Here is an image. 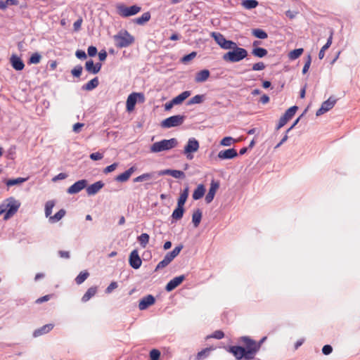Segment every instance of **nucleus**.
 <instances>
[{
	"instance_id": "nucleus-60",
	"label": "nucleus",
	"mask_w": 360,
	"mask_h": 360,
	"mask_svg": "<svg viewBox=\"0 0 360 360\" xmlns=\"http://www.w3.org/2000/svg\"><path fill=\"white\" fill-rule=\"evenodd\" d=\"M75 56L80 60H84L87 58L86 53L84 51L82 50H77L75 52Z\"/></svg>"
},
{
	"instance_id": "nucleus-13",
	"label": "nucleus",
	"mask_w": 360,
	"mask_h": 360,
	"mask_svg": "<svg viewBox=\"0 0 360 360\" xmlns=\"http://www.w3.org/2000/svg\"><path fill=\"white\" fill-rule=\"evenodd\" d=\"M336 103V99L330 96L328 100L322 103L321 107L316 112V116H320L332 109Z\"/></svg>"
},
{
	"instance_id": "nucleus-31",
	"label": "nucleus",
	"mask_w": 360,
	"mask_h": 360,
	"mask_svg": "<svg viewBox=\"0 0 360 360\" xmlns=\"http://www.w3.org/2000/svg\"><path fill=\"white\" fill-rule=\"evenodd\" d=\"M333 31H331L330 32V34L329 37L327 39V42L321 49V50H320V51L319 53V58L320 60L323 58V57L325 56V51L330 46V45L332 44V41H333Z\"/></svg>"
},
{
	"instance_id": "nucleus-14",
	"label": "nucleus",
	"mask_w": 360,
	"mask_h": 360,
	"mask_svg": "<svg viewBox=\"0 0 360 360\" xmlns=\"http://www.w3.org/2000/svg\"><path fill=\"white\" fill-rule=\"evenodd\" d=\"M129 264L134 269H138L141 267L142 261L136 249L131 252L129 257Z\"/></svg>"
},
{
	"instance_id": "nucleus-39",
	"label": "nucleus",
	"mask_w": 360,
	"mask_h": 360,
	"mask_svg": "<svg viewBox=\"0 0 360 360\" xmlns=\"http://www.w3.org/2000/svg\"><path fill=\"white\" fill-rule=\"evenodd\" d=\"M66 212L63 209H60L53 216L49 217V221L51 223H56L60 221L65 214Z\"/></svg>"
},
{
	"instance_id": "nucleus-33",
	"label": "nucleus",
	"mask_w": 360,
	"mask_h": 360,
	"mask_svg": "<svg viewBox=\"0 0 360 360\" xmlns=\"http://www.w3.org/2000/svg\"><path fill=\"white\" fill-rule=\"evenodd\" d=\"M189 194V188L188 186H186L182 192L180 193V195L177 200V204L184 206L187 198Z\"/></svg>"
},
{
	"instance_id": "nucleus-6",
	"label": "nucleus",
	"mask_w": 360,
	"mask_h": 360,
	"mask_svg": "<svg viewBox=\"0 0 360 360\" xmlns=\"http://www.w3.org/2000/svg\"><path fill=\"white\" fill-rule=\"evenodd\" d=\"M186 119L185 115H176L170 116L161 122L160 126L165 129L179 127L181 125Z\"/></svg>"
},
{
	"instance_id": "nucleus-63",
	"label": "nucleus",
	"mask_w": 360,
	"mask_h": 360,
	"mask_svg": "<svg viewBox=\"0 0 360 360\" xmlns=\"http://www.w3.org/2000/svg\"><path fill=\"white\" fill-rule=\"evenodd\" d=\"M84 124L81 122L75 123L72 127V131L75 133H79L81 131V129L84 127Z\"/></svg>"
},
{
	"instance_id": "nucleus-41",
	"label": "nucleus",
	"mask_w": 360,
	"mask_h": 360,
	"mask_svg": "<svg viewBox=\"0 0 360 360\" xmlns=\"http://www.w3.org/2000/svg\"><path fill=\"white\" fill-rule=\"evenodd\" d=\"M303 52L304 49L302 48L295 49L289 53L288 57L290 60H293L298 58Z\"/></svg>"
},
{
	"instance_id": "nucleus-35",
	"label": "nucleus",
	"mask_w": 360,
	"mask_h": 360,
	"mask_svg": "<svg viewBox=\"0 0 360 360\" xmlns=\"http://www.w3.org/2000/svg\"><path fill=\"white\" fill-rule=\"evenodd\" d=\"M268 53V51L266 49L262 47H255L252 51V54L257 58H263L266 56Z\"/></svg>"
},
{
	"instance_id": "nucleus-50",
	"label": "nucleus",
	"mask_w": 360,
	"mask_h": 360,
	"mask_svg": "<svg viewBox=\"0 0 360 360\" xmlns=\"http://www.w3.org/2000/svg\"><path fill=\"white\" fill-rule=\"evenodd\" d=\"M311 57L310 54H308L306 58V61L304 65V67L302 68V74L304 75L308 72L309 67L311 65Z\"/></svg>"
},
{
	"instance_id": "nucleus-34",
	"label": "nucleus",
	"mask_w": 360,
	"mask_h": 360,
	"mask_svg": "<svg viewBox=\"0 0 360 360\" xmlns=\"http://www.w3.org/2000/svg\"><path fill=\"white\" fill-rule=\"evenodd\" d=\"M151 15L150 12H146L141 15V16L136 18L134 20V22L139 25H143L146 22L150 20Z\"/></svg>"
},
{
	"instance_id": "nucleus-24",
	"label": "nucleus",
	"mask_w": 360,
	"mask_h": 360,
	"mask_svg": "<svg viewBox=\"0 0 360 360\" xmlns=\"http://www.w3.org/2000/svg\"><path fill=\"white\" fill-rule=\"evenodd\" d=\"M210 72L208 70L205 69L198 72L195 76V82L197 83H202L207 80L210 77Z\"/></svg>"
},
{
	"instance_id": "nucleus-4",
	"label": "nucleus",
	"mask_w": 360,
	"mask_h": 360,
	"mask_svg": "<svg viewBox=\"0 0 360 360\" xmlns=\"http://www.w3.org/2000/svg\"><path fill=\"white\" fill-rule=\"evenodd\" d=\"M178 145V141L175 138L170 139H163L160 141L155 142L150 146L152 153H160L162 151L169 150L175 148Z\"/></svg>"
},
{
	"instance_id": "nucleus-26",
	"label": "nucleus",
	"mask_w": 360,
	"mask_h": 360,
	"mask_svg": "<svg viewBox=\"0 0 360 360\" xmlns=\"http://www.w3.org/2000/svg\"><path fill=\"white\" fill-rule=\"evenodd\" d=\"M155 174L151 172L143 173L133 179L134 183L143 182L150 179H155Z\"/></svg>"
},
{
	"instance_id": "nucleus-57",
	"label": "nucleus",
	"mask_w": 360,
	"mask_h": 360,
	"mask_svg": "<svg viewBox=\"0 0 360 360\" xmlns=\"http://www.w3.org/2000/svg\"><path fill=\"white\" fill-rule=\"evenodd\" d=\"M265 65L263 62H258L252 65V70L254 71L263 70L265 68Z\"/></svg>"
},
{
	"instance_id": "nucleus-32",
	"label": "nucleus",
	"mask_w": 360,
	"mask_h": 360,
	"mask_svg": "<svg viewBox=\"0 0 360 360\" xmlns=\"http://www.w3.org/2000/svg\"><path fill=\"white\" fill-rule=\"evenodd\" d=\"M202 212L201 210H195L192 214V222L193 226L196 228L199 226L202 219Z\"/></svg>"
},
{
	"instance_id": "nucleus-2",
	"label": "nucleus",
	"mask_w": 360,
	"mask_h": 360,
	"mask_svg": "<svg viewBox=\"0 0 360 360\" xmlns=\"http://www.w3.org/2000/svg\"><path fill=\"white\" fill-rule=\"evenodd\" d=\"M248 56V51L244 48L238 47L237 44L227 53H224L222 58L230 63L239 62Z\"/></svg>"
},
{
	"instance_id": "nucleus-1",
	"label": "nucleus",
	"mask_w": 360,
	"mask_h": 360,
	"mask_svg": "<svg viewBox=\"0 0 360 360\" xmlns=\"http://www.w3.org/2000/svg\"><path fill=\"white\" fill-rule=\"evenodd\" d=\"M266 339V337H264L259 342H256L249 336H242L239 341L243 342L245 347L239 345L231 346L229 352L233 354L237 360H252Z\"/></svg>"
},
{
	"instance_id": "nucleus-16",
	"label": "nucleus",
	"mask_w": 360,
	"mask_h": 360,
	"mask_svg": "<svg viewBox=\"0 0 360 360\" xmlns=\"http://www.w3.org/2000/svg\"><path fill=\"white\" fill-rule=\"evenodd\" d=\"M219 186L220 184L219 181H215L214 179L211 181L210 187L205 198L206 203L209 204L213 200L217 190L219 188Z\"/></svg>"
},
{
	"instance_id": "nucleus-48",
	"label": "nucleus",
	"mask_w": 360,
	"mask_h": 360,
	"mask_svg": "<svg viewBox=\"0 0 360 360\" xmlns=\"http://www.w3.org/2000/svg\"><path fill=\"white\" fill-rule=\"evenodd\" d=\"M15 146H11L6 153V158L8 160H14L15 156Z\"/></svg>"
},
{
	"instance_id": "nucleus-15",
	"label": "nucleus",
	"mask_w": 360,
	"mask_h": 360,
	"mask_svg": "<svg viewBox=\"0 0 360 360\" xmlns=\"http://www.w3.org/2000/svg\"><path fill=\"white\" fill-rule=\"evenodd\" d=\"M87 184L88 182L86 179L79 180L68 188L67 193L71 195L77 194L85 188L87 186Z\"/></svg>"
},
{
	"instance_id": "nucleus-45",
	"label": "nucleus",
	"mask_w": 360,
	"mask_h": 360,
	"mask_svg": "<svg viewBox=\"0 0 360 360\" xmlns=\"http://www.w3.org/2000/svg\"><path fill=\"white\" fill-rule=\"evenodd\" d=\"M197 56V52L196 51H192L191 53L187 54V55H185L181 59H180V61L184 63V64H186L188 63L189 61H191V60H193L194 58H195V56Z\"/></svg>"
},
{
	"instance_id": "nucleus-11",
	"label": "nucleus",
	"mask_w": 360,
	"mask_h": 360,
	"mask_svg": "<svg viewBox=\"0 0 360 360\" xmlns=\"http://www.w3.org/2000/svg\"><path fill=\"white\" fill-rule=\"evenodd\" d=\"M144 101L145 96L143 93L133 92L130 94L126 102L127 110L128 112L134 110L137 101L143 103Z\"/></svg>"
},
{
	"instance_id": "nucleus-8",
	"label": "nucleus",
	"mask_w": 360,
	"mask_h": 360,
	"mask_svg": "<svg viewBox=\"0 0 360 360\" xmlns=\"http://www.w3.org/2000/svg\"><path fill=\"white\" fill-rule=\"evenodd\" d=\"M211 37L221 49L225 50H231L236 44L233 41L226 39L220 32H212Z\"/></svg>"
},
{
	"instance_id": "nucleus-40",
	"label": "nucleus",
	"mask_w": 360,
	"mask_h": 360,
	"mask_svg": "<svg viewBox=\"0 0 360 360\" xmlns=\"http://www.w3.org/2000/svg\"><path fill=\"white\" fill-rule=\"evenodd\" d=\"M150 236L146 233H143L138 236L137 240L142 248H146L149 242Z\"/></svg>"
},
{
	"instance_id": "nucleus-44",
	"label": "nucleus",
	"mask_w": 360,
	"mask_h": 360,
	"mask_svg": "<svg viewBox=\"0 0 360 360\" xmlns=\"http://www.w3.org/2000/svg\"><path fill=\"white\" fill-rule=\"evenodd\" d=\"M55 205V202L53 200L47 201L45 204V215L46 217H50L52 213V210Z\"/></svg>"
},
{
	"instance_id": "nucleus-52",
	"label": "nucleus",
	"mask_w": 360,
	"mask_h": 360,
	"mask_svg": "<svg viewBox=\"0 0 360 360\" xmlns=\"http://www.w3.org/2000/svg\"><path fill=\"white\" fill-rule=\"evenodd\" d=\"M152 173H155L156 174L155 175V179H157L159 176H163V175H170V176H172V169H167L160 170V171H158V172H152Z\"/></svg>"
},
{
	"instance_id": "nucleus-28",
	"label": "nucleus",
	"mask_w": 360,
	"mask_h": 360,
	"mask_svg": "<svg viewBox=\"0 0 360 360\" xmlns=\"http://www.w3.org/2000/svg\"><path fill=\"white\" fill-rule=\"evenodd\" d=\"M205 193V188L203 184H199L193 193V198L198 200L203 197Z\"/></svg>"
},
{
	"instance_id": "nucleus-49",
	"label": "nucleus",
	"mask_w": 360,
	"mask_h": 360,
	"mask_svg": "<svg viewBox=\"0 0 360 360\" xmlns=\"http://www.w3.org/2000/svg\"><path fill=\"white\" fill-rule=\"evenodd\" d=\"M83 68L81 65H76L73 69L71 70V74L74 77L79 78L82 72Z\"/></svg>"
},
{
	"instance_id": "nucleus-55",
	"label": "nucleus",
	"mask_w": 360,
	"mask_h": 360,
	"mask_svg": "<svg viewBox=\"0 0 360 360\" xmlns=\"http://www.w3.org/2000/svg\"><path fill=\"white\" fill-rule=\"evenodd\" d=\"M234 141V139L231 136H226L221 140V145L224 146H229Z\"/></svg>"
},
{
	"instance_id": "nucleus-29",
	"label": "nucleus",
	"mask_w": 360,
	"mask_h": 360,
	"mask_svg": "<svg viewBox=\"0 0 360 360\" xmlns=\"http://www.w3.org/2000/svg\"><path fill=\"white\" fill-rule=\"evenodd\" d=\"M97 290L98 288L96 286H92L89 288L82 297V302H86L87 301H89L92 297H94L96 294Z\"/></svg>"
},
{
	"instance_id": "nucleus-58",
	"label": "nucleus",
	"mask_w": 360,
	"mask_h": 360,
	"mask_svg": "<svg viewBox=\"0 0 360 360\" xmlns=\"http://www.w3.org/2000/svg\"><path fill=\"white\" fill-rule=\"evenodd\" d=\"M210 337L217 340H221L224 337V333L223 331L219 330L214 331Z\"/></svg>"
},
{
	"instance_id": "nucleus-9",
	"label": "nucleus",
	"mask_w": 360,
	"mask_h": 360,
	"mask_svg": "<svg viewBox=\"0 0 360 360\" xmlns=\"http://www.w3.org/2000/svg\"><path fill=\"white\" fill-rule=\"evenodd\" d=\"M199 147L200 144L198 141L195 138H190L184 146L183 153L188 160H191L194 157L193 153L197 152Z\"/></svg>"
},
{
	"instance_id": "nucleus-51",
	"label": "nucleus",
	"mask_w": 360,
	"mask_h": 360,
	"mask_svg": "<svg viewBox=\"0 0 360 360\" xmlns=\"http://www.w3.org/2000/svg\"><path fill=\"white\" fill-rule=\"evenodd\" d=\"M160 352L157 349H153L150 352V360H159L160 357Z\"/></svg>"
},
{
	"instance_id": "nucleus-23",
	"label": "nucleus",
	"mask_w": 360,
	"mask_h": 360,
	"mask_svg": "<svg viewBox=\"0 0 360 360\" xmlns=\"http://www.w3.org/2000/svg\"><path fill=\"white\" fill-rule=\"evenodd\" d=\"M12 67L18 71L23 70L25 67L22 60L16 55H13L10 59Z\"/></svg>"
},
{
	"instance_id": "nucleus-53",
	"label": "nucleus",
	"mask_w": 360,
	"mask_h": 360,
	"mask_svg": "<svg viewBox=\"0 0 360 360\" xmlns=\"http://www.w3.org/2000/svg\"><path fill=\"white\" fill-rule=\"evenodd\" d=\"M210 352V348H205L202 351L199 352L197 354V359L202 360V359L205 358L209 354Z\"/></svg>"
},
{
	"instance_id": "nucleus-56",
	"label": "nucleus",
	"mask_w": 360,
	"mask_h": 360,
	"mask_svg": "<svg viewBox=\"0 0 360 360\" xmlns=\"http://www.w3.org/2000/svg\"><path fill=\"white\" fill-rule=\"evenodd\" d=\"M118 287V284L116 281H112L110 283V285L106 288L105 292L106 294L111 293L113 290L116 289Z\"/></svg>"
},
{
	"instance_id": "nucleus-20",
	"label": "nucleus",
	"mask_w": 360,
	"mask_h": 360,
	"mask_svg": "<svg viewBox=\"0 0 360 360\" xmlns=\"http://www.w3.org/2000/svg\"><path fill=\"white\" fill-rule=\"evenodd\" d=\"M102 64L101 63H94V60L90 59L85 63V69L89 73L96 75L101 70Z\"/></svg>"
},
{
	"instance_id": "nucleus-12",
	"label": "nucleus",
	"mask_w": 360,
	"mask_h": 360,
	"mask_svg": "<svg viewBox=\"0 0 360 360\" xmlns=\"http://www.w3.org/2000/svg\"><path fill=\"white\" fill-rule=\"evenodd\" d=\"M298 108L296 105H293L289 108L284 115L280 118L278 123L276 126V129L278 130L283 127L295 114Z\"/></svg>"
},
{
	"instance_id": "nucleus-36",
	"label": "nucleus",
	"mask_w": 360,
	"mask_h": 360,
	"mask_svg": "<svg viewBox=\"0 0 360 360\" xmlns=\"http://www.w3.org/2000/svg\"><path fill=\"white\" fill-rule=\"evenodd\" d=\"M28 179V177H18L16 179H9L6 181V184L7 186H13L16 185H20L24 182H25Z\"/></svg>"
},
{
	"instance_id": "nucleus-62",
	"label": "nucleus",
	"mask_w": 360,
	"mask_h": 360,
	"mask_svg": "<svg viewBox=\"0 0 360 360\" xmlns=\"http://www.w3.org/2000/svg\"><path fill=\"white\" fill-rule=\"evenodd\" d=\"M87 53L90 57H94L97 53V49L94 46H90L88 47Z\"/></svg>"
},
{
	"instance_id": "nucleus-5",
	"label": "nucleus",
	"mask_w": 360,
	"mask_h": 360,
	"mask_svg": "<svg viewBox=\"0 0 360 360\" xmlns=\"http://www.w3.org/2000/svg\"><path fill=\"white\" fill-rule=\"evenodd\" d=\"M183 248L184 245L180 244L176 246L172 251L167 252L164 259L158 264L155 271L166 267L180 253Z\"/></svg>"
},
{
	"instance_id": "nucleus-37",
	"label": "nucleus",
	"mask_w": 360,
	"mask_h": 360,
	"mask_svg": "<svg viewBox=\"0 0 360 360\" xmlns=\"http://www.w3.org/2000/svg\"><path fill=\"white\" fill-rule=\"evenodd\" d=\"M259 3L257 0H242L241 5L246 9L250 10L256 8Z\"/></svg>"
},
{
	"instance_id": "nucleus-17",
	"label": "nucleus",
	"mask_w": 360,
	"mask_h": 360,
	"mask_svg": "<svg viewBox=\"0 0 360 360\" xmlns=\"http://www.w3.org/2000/svg\"><path fill=\"white\" fill-rule=\"evenodd\" d=\"M186 279L185 275H181L176 277H174L172 280H170L165 286V290L167 292H171L174 290L176 287H178L184 280Z\"/></svg>"
},
{
	"instance_id": "nucleus-38",
	"label": "nucleus",
	"mask_w": 360,
	"mask_h": 360,
	"mask_svg": "<svg viewBox=\"0 0 360 360\" xmlns=\"http://www.w3.org/2000/svg\"><path fill=\"white\" fill-rule=\"evenodd\" d=\"M252 34L256 38L259 39H265L268 37L267 33L262 29L257 28L252 30Z\"/></svg>"
},
{
	"instance_id": "nucleus-19",
	"label": "nucleus",
	"mask_w": 360,
	"mask_h": 360,
	"mask_svg": "<svg viewBox=\"0 0 360 360\" xmlns=\"http://www.w3.org/2000/svg\"><path fill=\"white\" fill-rule=\"evenodd\" d=\"M155 302V298L152 295H148L139 301V308L140 310H145Z\"/></svg>"
},
{
	"instance_id": "nucleus-7",
	"label": "nucleus",
	"mask_w": 360,
	"mask_h": 360,
	"mask_svg": "<svg viewBox=\"0 0 360 360\" xmlns=\"http://www.w3.org/2000/svg\"><path fill=\"white\" fill-rule=\"evenodd\" d=\"M6 201L8 202L5 204L6 211L4 217L5 220L13 217L20 206V202L13 197L8 198Z\"/></svg>"
},
{
	"instance_id": "nucleus-3",
	"label": "nucleus",
	"mask_w": 360,
	"mask_h": 360,
	"mask_svg": "<svg viewBox=\"0 0 360 360\" xmlns=\"http://www.w3.org/2000/svg\"><path fill=\"white\" fill-rule=\"evenodd\" d=\"M117 48H126L134 44L135 38L127 30H121L113 36Z\"/></svg>"
},
{
	"instance_id": "nucleus-27",
	"label": "nucleus",
	"mask_w": 360,
	"mask_h": 360,
	"mask_svg": "<svg viewBox=\"0 0 360 360\" xmlns=\"http://www.w3.org/2000/svg\"><path fill=\"white\" fill-rule=\"evenodd\" d=\"M99 84L98 78L97 77L93 78L86 84L82 86V89L84 91H91L96 89Z\"/></svg>"
},
{
	"instance_id": "nucleus-59",
	"label": "nucleus",
	"mask_w": 360,
	"mask_h": 360,
	"mask_svg": "<svg viewBox=\"0 0 360 360\" xmlns=\"http://www.w3.org/2000/svg\"><path fill=\"white\" fill-rule=\"evenodd\" d=\"M118 164L115 162V163H112L108 166H107L104 170H103V172L105 174H108V173H110V172H112V171H114L117 167Z\"/></svg>"
},
{
	"instance_id": "nucleus-61",
	"label": "nucleus",
	"mask_w": 360,
	"mask_h": 360,
	"mask_svg": "<svg viewBox=\"0 0 360 360\" xmlns=\"http://www.w3.org/2000/svg\"><path fill=\"white\" fill-rule=\"evenodd\" d=\"M333 352V347L330 345H326L322 348V353L325 355H329Z\"/></svg>"
},
{
	"instance_id": "nucleus-30",
	"label": "nucleus",
	"mask_w": 360,
	"mask_h": 360,
	"mask_svg": "<svg viewBox=\"0 0 360 360\" xmlns=\"http://www.w3.org/2000/svg\"><path fill=\"white\" fill-rule=\"evenodd\" d=\"M191 92L190 91H185L179 94L177 96L172 98V101L175 105H179L183 103L188 96H190Z\"/></svg>"
},
{
	"instance_id": "nucleus-21",
	"label": "nucleus",
	"mask_w": 360,
	"mask_h": 360,
	"mask_svg": "<svg viewBox=\"0 0 360 360\" xmlns=\"http://www.w3.org/2000/svg\"><path fill=\"white\" fill-rule=\"evenodd\" d=\"M104 183L102 181H98L89 186H86V193L88 195H96L103 186Z\"/></svg>"
},
{
	"instance_id": "nucleus-42",
	"label": "nucleus",
	"mask_w": 360,
	"mask_h": 360,
	"mask_svg": "<svg viewBox=\"0 0 360 360\" xmlns=\"http://www.w3.org/2000/svg\"><path fill=\"white\" fill-rule=\"evenodd\" d=\"M205 98V95L198 94L191 98L187 103V105H193V104H199L203 102Z\"/></svg>"
},
{
	"instance_id": "nucleus-10",
	"label": "nucleus",
	"mask_w": 360,
	"mask_h": 360,
	"mask_svg": "<svg viewBox=\"0 0 360 360\" xmlns=\"http://www.w3.org/2000/svg\"><path fill=\"white\" fill-rule=\"evenodd\" d=\"M141 10V8L137 5H133L129 7L124 4H118L117 6V13L123 18L134 15L139 13Z\"/></svg>"
},
{
	"instance_id": "nucleus-22",
	"label": "nucleus",
	"mask_w": 360,
	"mask_h": 360,
	"mask_svg": "<svg viewBox=\"0 0 360 360\" xmlns=\"http://www.w3.org/2000/svg\"><path fill=\"white\" fill-rule=\"evenodd\" d=\"M54 327L53 323L46 324L36 330H34L32 333V336L34 338H38L41 335L49 333Z\"/></svg>"
},
{
	"instance_id": "nucleus-64",
	"label": "nucleus",
	"mask_w": 360,
	"mask_h": 360,
	"mask_svg": "<svg viewBox=\"0 0 360 360\" xmlns=\"http://www.w3.org/2000/svg\"><path fill=\"white\" fill-rule=\"evenodd\" d=\"M89 157L92 160H95V161L100 160L103 158V154L99 152L93 153L90 154Z\"/></svg>"
},
{
	"instance_id": "nucleus-18",
	"label": "nucleus",
	"mask_w": 360,
	"mask_h": 360,
	"mask_svg": "<svg viewBox=\"0 0 360 360\" xmlns=\"http://www.w3.org/2000/svg\"><path fill=\"white\" fill-rule=\"evenodd\" d=\"M238 156L237 150L235 148H229L219 152L217 158L219 160H231Z\"/></svg>"
},
{
	"instance_id": "nucleus-43",
	"label": "nucleus",
	"mask_w": 360,
	"mask_h": 360,
	"mask_svg": "<svg viewBox=\"0 0 360 360\" xmlns=\"http://www.w3.org/2000/svg\"><path fill=\"white\" fill-rule=\"evenodd\" d=\"M89 274L87 271H81L79 275L75 278L77 284L80 285L88 278Z\"/></svg>"
},
{
	"instance_id": "nucleus-46",
	"label": "nucleus",
	"mask_w": 360,
	"mask_h": 360,
	"mask_svg": "<svg viewBox=\"0 0 360 360\" xmlns=\"http://www.w3.org/2000/svg\"><path fill=\"white\" fill-rule=\"evenodd\" d=\"M41 56L36 52L33 54H32V56L30 57L29 60H28V63L29 64H38L40 60H41Z\"/></svg>"
},
{
	"instance_id": "nucleus-54",
	"label": "nucleus",
	"mask_w": 360,
	"mask_h": 360,
	"mask_svg": "<svg viewBox=\"0 0 360 360\" xmlns=\"http://www.w3.org/2000/svg\"><path fill=\"white\" fill-rule=\"evenodd\" d=\"M172 176L176 179H184L185 173L181 170L172 169Z\"/></svg>"
},
{
	"instance_id": "nucleus-25",
	"label": "nucleus",
	"mask_w": 360,
	"mask_h": 360,
	"mask_svg": "<svg viewBox=\"0 0 360 360\" xmlns=\"http://www.w3.org/2000/svg\"><path fill=\"white\" fill-rule=\"evenodd\" d=\"M184 212V206L177 204L176 207L174 210L171 215V217L175 221L180 220L183 217Z\"/></svg>"
},
{
	"instance_id": "nucleus-47",
	"label": "nucleus",
	"mask_w": 360,
	"mask_h": 360,
	"mask_svg": "<svg viewBox=\"0 0 360 360\" xmlns=\"http://www.w3.org/2000/svg\"><path fill=\"white\" fill-rule=\"evenodd\" d=\"M130 178V176L128 174V173L125 171L123 173L117 175L115 178V181H117V182H121V183H123V182H126L129 180V179Z\"/></svg>"
}]
</instances>
